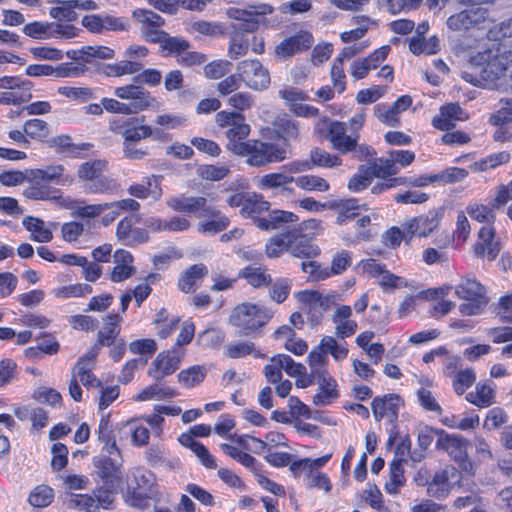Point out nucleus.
Returning a JSON list of instances; mask_svg holds the SVG:
<instances>
[{
    "label": "nucleus",
    "mask_w": 512,
    "mask_h": 512,
    "mask_svg": "<svg viewBox=\"0 0 512 512\" xmlns=\"http://www.w3.org/2000/svg\"><path fill=\"white\" fill-rule=\"evenodd\" d=\"M512 69V51L500 52L484 66L472 67V71H464L462 78L474 86L491 90L510 89L509 74Z\"/></svg>",
    "instance_id": "obj_1"
},
{
    "label": "nucleus",
    "mask_w": 512,
    "mask_h": 512,
    "mask_svg": "<svg viewBox=\"0 0 512 512\" xmlns=\"http://www.w3.org/2000/svg\"><path fill=\"white\" fill-rule=\"evenodd\" d=\"M272 317L273 311L268 307L241 303L232 309L228 321L242 335L249 336L264 327Z\"/></svg>",
    "instance_id": "obj_2"
},
{
    "label": "nucleus",
    "mask_w": 512,
    "mask_h": 512,
    "mask_svg": "<svg viewBox=\"0 0 512 512\" xmlns=\"http://www.w3.org/2000/svg\"><path fill=\"white\" fill-rule=\"evenodd\" d=\"M231 146L232 153L247 156L246 162L254 167L281 162L286 158V150L275 143L250 140L247 141V144H232Z\"/></svg>",
    "instance_id": "obj_3"
},
{
    "label": "nucleus",
    "mask_w": 512,
    "mask_h": 512,
    "mask_svg": "<svg viewBox=\"0 0 512 512\" xmlns=\"http://www.w3.org/2000/svg\"><path fill=\"white\" fill-rule=\"evenodd\" d=\"M107 161L94 159L79 165L77 177L84 182V189L88 193L103 194L113 193L117 190V182L106 176Z\"/></svg>",
    "instance_id": "obj_4"
},
{
    "label": "nucleus",
    "mask_w": 512,
    "mask_h": 512,
    "mask_svg": "<svg viewBox=\"0 0 512 512\" xmlns=\"http://www.w3.org/2000/svg\"><path fill=\"white\" fill-rule=\"evenodd\" d=\"M455 294L464 300L459 305V312L465 316L481 314L489 301L486 288L476 279H462L455 287Z\"/></svg>",
    "instance_id": "obj_5"
},
{
    "label": "nucleus",
    "mask_w": 512,
    "mask_h": 512,
    "mask_svg": "<svg viewBox=\"0 0 512 512\" xmlns=\"http://www.w3.org/2000/svg\"><path fill=\"white\" fill-rule=\"evenodd\" d=\"M470 441L459 434H449L445 430L439 432L436 448L445 451L450 458L466 473H473V464L468 455Z\"/></svg>",
    "instance_id": "obj_6"
},
{
    "label": "nucleus",
    "mask_w": 512,
    "mask_h": 512,
    "mask_svg": "<svg viewBox=\"0 0 512 512\" xmlns=\"http://www.w3.org/2000/svg\"><path fill=\"white\" fill-rule=\"evenodd\" d=\"M301 309L307 315L308 322L312 326L320 323L323 313L336 304V294H322L314 290H305L296 293Z\"/></svg>",
    "instance_id": "obj_7"
},
{
    "label": "nucleus",
    "mask_w": 512,
    "mask_h": 512,
    "mask_svg": "<svg viewBox=\"0 0 512 512\" xmlns=\"http://www.w3.org/2000/svg\"><path fill=\"white\" fill-rule=\"evenodd\" d=\"M132 17L141 24V37L149 43L159 44L161 47L167 32L160 28L165 24L164 18L159 14L146 9H136Z\"/></svg>",
    "instance_id": "obj_8"
},
{
    "label": "nucleus",
    "mask_w": 512,
    "mask_h": 512,
    "mask_svg": "<svg viewBox=\"0 0 512 512\" xmlns=\"http://www.w3.org/2000/svg\"><path fill=\"white\" fill-rule=\"evenodd\" d=\"M215 120L220 127H228L226 131L228 150L232 152V144H247L243 140L249 135L250 126L241 113L221 111L216 114Z\"/></svg>",
    "instance_id": "obj_9"
},
{
    "label": "nucleus",
    "mask_w": 512,
    "mask_h": 512,
    "mask_svg": "<svg viewBox=\"0 0 512 512\" xmlns=\"http://www.w3.org/2000/svg\"><path fill=\"white\" fill-rule=\"evenodd\" d=\"M238 76L249 88L266 89L270 84V74L259 60H244L237 64Z\"/></svg>",
    "instance_id": "obj_10"
},
{
    "label": "nucleus",
    "mask_w": 512,
    "mask_h": 512,
    "mask_svg": "<svg viewBox=\"0 0 512 512\" xmlns=\"http://www.w3.org/2000/svg\"><path fill=\"white\" fill-rule=\"evenodd\" d=\"M489 10L483 6H471L448 17L447 27L455 32L466 31L485 23Z\"/></svg>",
    "instance_id": "obj_11"
},
{
    "label": "nucleus",
    "mask_w": 512,
    "mask_h": 512,
    "mask_svg": "<svg viewBox=\"0 0 512 512\" xmlns=\"http://www.w3.org/2000/svg\"><path fill=\"white\" fill-rule=\"evenodd\" d=\"M146 117L116 118L110 121L109 129L124 138V142H138L145 139Z\"/></svg>",
    "instance_id": "obj_12"
},
{
    "label": "nucleus",
    "mask_w": 512,
    "mask_h": 512,
    "mask_svg": "<svg viewBox=\"0 0 512 512\" xmlns=\"http://www.w3.org/2000/svg\"><path fill=\"white\" fill-rule=\"evenodd\" d=\"M183 352L174 347L172 350L158 354L148 370V375L154 380H161L164 377L173 374L181 363Z\"/></svg>",
    "instance_id": "obj_13"
},
{
    "label": "nucleus",
    "mask_w": 512,
    "mask_h": 512,
    "mask_svg": "<svg viewBox=\"0 0 512 512\" xmlns=\"http://www.w3.org/2000/svg\"><path fill=\"white\" fill-rule=\"evenodd\" d=\"M122 317L118 314H109L105 318V324L103 329L98 332L97 342L91 349L86 353V357L91 361H95L101 347H110L115 341L119 340L118 335L120 333L119 323Z\"/></svg>",
    "instance_id": "obj_14"
},
{
    "label": "nucleus",
    "mask_w": 512,
    "mask_h": 512,
    "mask_svg": "<svg viewBox=\"0 0 512 512\" xmlns=\"http://www.w3.org/2000/svg\"><path fill=\"white\" fill-rule=\"evenodd\" d=\"M294 180V176L281 168L280 171L267 173L258 178L257 187L261 190H271L276 194L287 196L294 193V188L292 187Z\"/></svg>",
    "instance_id": "obj_15"
},
{
    "label": "nucleus",
    "mask_w": 512,
    "mask_h": 512,
    "mask_svg": "<svg viewBox=\"0 0 512 512\" xmlns=\"http://www.w3.org/2000/svg\"><path fill=\"white\" fill-rule=\"evenodd\" d=\"M313 44V36L308 31H300L295 35L281 41L274 49V53L280 59L290 58L293 55L305 51Z\"/></svg>",
    "instance_id": "obj_16"
},
{
    "label": "nucleus",
    "mask_w": 512,
    "mask_h": 512,
    "mask_svg": "<svg viewBox=\"0 0 512 512\" xmlns=\"http://www.w3.org/2000/svg\"><path fill=\"white\" fill-rule=\"evenodd\" d=\"M403 405L402 399L397 394H387L383 397H375L371 403L373 416L376 421L387 418L393 423L398 418L399 408Z\"/></svg>",
    "instance_id": "obj_17"
},
{
    "label": "nucleus",
    "mask_w": 512,
    "mask_h": 512,
    "mask_svg": "<svg viewBox=\"0 0 512 512\" xmlns=\"http://www.w3.org/2000/svg\"><path fill=\"white\" fill-rule=\"evenodd\" d=\"M198 217L208 218L197 224V230L204 235H215L226 230L230 225V219L219 209L207 205Z\"/></svg>",
    "instance_id": "obj_18"
},
{
    "label": "nucleus",
    "mask_w": 512,
    "mask_h": 512,
    "mask_svg": "<svg viewBox=\"0 0 512 512\" xmlns=\"http://www.w3.org/2000/svg\"><path fill=\"white\" fill-rule=\"evenodd\" d=\"M442 213L438 210L429 211L426 215L415 217L404 224V229L411 239L414 235L427 237L439 225Z\"/></svg>",
    "instance_id": "obj_19"
},
{
    "label": "nucleus",
    "mask_w": 512,
    "mask_h": 512,
    "mask_svg": "<svg viewBox=\"0 0 512 512\" xmlns=\"http://www.w3.org/2000/svg\"><path fill=\"white\" fill-rule=\"evenodd\" d=\"M96 475L105 482L120 483L122 482V459L113 458L111 456L98 455L93 458Z\"/></svg>",
    "instance_id": "obj_20"
},
{
    "label": "nucleus",
    "mask_w": 512,
    "mask_h": 512,
    "mask_svg": "<svg viewBox=\"0 0 512 512\" xmlns=\"http://www.w3.org/2000/svg\"><path fill=\"white\" fill-rule=\"evenodd\" d=\"M64 167L62 165H51L45 169H32L29 173V178L35 184L40 182L54 183L57 185H70L74 179L70 175L64 174Z\"/></svg>",
    "instance_id": "obj_21"
},
{
    "label": "nucleus",
    "mask_w": 512,
    "mask_h": 512,
    "mask_svg": "<svg viewBox=\"0 0 512 512\" xmlns=\"http://www.w3.org/2000/svg\"><path fill=\"white\" fill-rule=\"evenodd\" d=\"M293 238H290L288 252L297 258L311 259L320 254V249L309 238L302 234V228L291 229Z\"/></svg>",
    "instance_id": "obj_22"
},
{
    "label": "nucleus",
    "mask_w": 512,
    "mask_h": 512,
    "mask_svg": "<svg viewBox=\"0 0 512 512\" xmlns=\"http://www.w3.org/2000/svg\"><path fill=\"white\" fill-rule=\"evenodd\" d=\"M319 392L313 397V403L318 406L329 405L339 397L336 381L327 370L316 371Z\"/></svg>",
    "instance_id": "obj_23"
},
{
    "label": "nucleus",
    "mask_w": 512,
    "mask_h": 512,
    "mask_svg": "<svg viewBox=\"0 0 512 512\" xmlns=\"http://www.w3.org/2000/svg\"><path fill=\"white\" fill-rule=\"evenodd\" d=\"M327 130V139L330 141L333 149L341 154H347L352 151L355 138L346 134V125L344 123L330 121Z\"/></svg>",
    "instance_id": "obj_24"
},
{
    "label": "nucleus",
    "mask_w": 512,
    "mask_h": 512,
    "mask_svg": "<svg viewBox=\"0 0 512 512\" xmlns=\"http://www.w3.org/2000/svg\"><path fill=\"white\" fill-rule=\"evenodd\" d=\"M166 204L176 212L195 214L197 216L198 213H202L208 205L205 197L186 196L184 194L170 197Z\"/></svg>",
    "instance_id": "obj_25"
},
{
    "label": "nucleus",
    "mask_w": 512,
    "mask_h": 512,
    "mask_svg": "<svg viewBox=\"0 0 512 512\" xmlns=\"http://www.w3.org/2000/svg\"><path fill=\"white\" fill-rule=\"evenodd\" d=\"M364 272L371 277H379V285L384 289H394L398 286L400 277L392 274L386 269V266L378 263L374 259H367L361 261Z\"/></svg>",
    "instance_id": "obj_26"
},
{
    "label": "nucleus",
    "mask_w": 512,
    "mask_h": 512,
    "mask_svg": "<svg viewBox=\"0 0 512 512\" xmlns=\"http://www.w3.org/2000/svg\"><path fill=\"white\" fill-rule=\"evenodd\" d=\"M298 219V216L292 212L273 210L264 217H258L255 224L262 230H276L284 228L285 224L295 223Z\"/></svg>",
    "instance_id": "obj_27"
},
{
    "label": "nucleus",
    "mask_w": 512,
    "mask_h": 512,
    "mask_svg": "<svg viewBox=\"0 0 512 512\" xmlns=\"http://www.w3.org/2000/svg\"><path fill=\"white\" fill-rule=\"evenodd\" d=\"M207 274L208 269L204 264H194L181 273L178 280V288L184 293H192Z\"/></svg>",
    "instance_id": "obj_28"
},
{
    "label": "nucleus",
    "mask_w": 512,
    "mask_h": 512,
    "mask_svg": "<svg viewBox=\"0 0 512 512\" xmlns=\"http://www.w3.org/2000/svg\"><path fill=\"white\" fill-rule=\"evenodd\" d=\"M424 485V483H418ZM427 493L429 496L443 499L449 494V474L446 470H440L436 472L431 481H426Z\"/></svg>",
    "instance_id": "obj_29"
},
{
    "label": "nucleus",
    "mask_w": 512,
    "mask_h": 512,
    "mask_svg": "<svg viewBox=\"0 0 512 512\" xmlns=\"http://www.w3.org/2000/svg\"><path fill=\"white\" fill-rule=\"evenodd\" d=\"M120 483H109L102 481V485L93 490V496L96 499L98 509H111L115 501Z\"/></svg>",
    "instance_id": "obj_30"
},
{
    "label": "nucleus",
    "mask_w": 512,
    "mask_h": 512,
    "mask_svg": "<svg viewBox=\"0 0 512 512\" xmlns=\"http://www.w3.org/2000/svg\"><path fill=\"white\" fill-rule=\"evenodd\" d=\"M145 459L153 468L165 467L172 470L176 466V462L169 459L166 449L158 444H153L146 450Z\"/></svg>",
    "instance_id": "obj_31"
},
{
    "label": "nucleus",
    "mask_w": 512,
    "mask_h": 512,
    "mask_svg": "<svg viewBox=\"0 0 512 512\" xmlns=\"http://www.w3.org/2000/svg\"><path fill=\"white\" fill-rule=\"evenodd\" d=\"M23 226L30 231L31 239L36 242H50L53 238L52 231L45 227L42 219L27 216L23 219Z\"/></svg>",
    "instance_id": "obj_32"
},
{
    "label": "nucleus",
    "mask_w": 512,
    "mask_h": 512,
    "mask_svg": "<svg viewBox=\"0 0 512 512\" xmlns=\"http://www.w3.org/2000/svg\"><path fill=\"white\" fill-rule=\"evenodd\" d=\"M239 277L245 278L254 288L268 286L272 283V277L263 267L247 266L241 270Z\"/></svg>",
    "instance_id": "obj_33"
},
{
    "label": "nucleus",
    "mask_w": 512,
    "mask_h": 512,
    "mask_svg": "<svg viewBox=\"0 0 512 512\" xmlns=\"http://www.w3.org/2000/svg\"><path fill=\"white\" fill-rule=\"evenodd\" d=\"M142 70V64L136 61H122L114 64H104L102 73L107 77H120L127 74H135Z\"/></svg>",
    "instance_id": "obj_34"
},
{
    "label": "nucleus",
    "mask_w": 512,
    "mask_h": 512,
    "mask_svg": "<svg viewBox=\"0 0 512 512\" xmlns=\"http://www.w3.org/2000/svg\"><path fill=\"white\" fill-rule=\"evenodd\" d=\"M403 464L399 460H393L390 463V477L389 481L385 484V490L390 495H396L406 482Z\"/></svg>",
    "instance_id": "obj_35"
},
{
    "label": "nucleus",
    "mask_w": 512,
    "mask_h": 512,
    "mask_svg": "<svg viewBox=\"0 0 512 512\" xmlns=\"http://www.w3.org/2000/svg\"><path fill=\"white\" fill-rule=\"evenodd\" d=\"M88 362L92 361L86 357V354L81 356L73 368L72 374L75 373L76 378L79 377L80 382L86 387H100L101 381L91 372V367Z\"/></svg>",
    "instance_id": "obj_36"
},
{
    "label": "nucleus",
    "mask_w": 512,
    "mask_h": 512,
    "mask_svg": "<svg viewBox=\"0 0 512 512\" xmlns=\"http://www.w3.org/2000/svg\"><path fill=\"white\" fill-rule=\"evenodd\" d=\"M466 399L480 408H485L494 403V390L487 383H478L475 392L468 393Z\"/></svg>",
    "instance_id": "obj_37"
},
{
    "label": "nucleus",
    "mask_w": 512,
    "mask_h": 512,
    "mask_svg": "<svg viewBox=\"0 0 512 512\" xmlns=\"http://www.w3.org/2000/svg\"><path fill=\"white\" fill-rule=\"evenodd\" d=\"M293 238L291 229L271 237L266 243V254L269 258L279 257L284 251L288 252L290 238Z\"/></svg>",
    "instance_id": "obj_38"
},
{
    "label": "nucleus",
    "mask_w": 512,
    "mask_h": 512,
    "mask_svg": "<svg viewBox=\"0 0 512 512\" xmlns=\"http://www.w3.org/2000/svg\"><path fill=\"white\" fill-rule=\"evenodd\" d=\"M189 48L190 43L188 40L180 36H171L167 33L160 47V51L164 56L177 55L180 57L181 54L189 50Z\"/></svg>",
    "instance_id": "obj_39"
},
{
    "label": "nucleus",
    "mask_w": 512,
    "mask_h": 512,
    "mask_svg": "<svg viewBox=\"0 0 512 512\" xmlns=\"http://www.w3.org/2000/svg\"><path fill=\"white\" fill-rule=\"evenodd\" d=\"M207 374V368L203 365H194L187 369L181 370L178 375L179 383L185 387H194L200 384Z\"/></svg>",
    "instance_id": "obj_40"
},
{
    "label": "nucleus",
    "mask_w": 512,
    "mask_h": 512,
    "mask_svg": "<svg viewBox=\"0 0 512 512\" xmlns=\"http://www.w3.org/2000/svg\"><path fill=\"white\" fill-rule=\"evenodd\" d=\"M158 105L159 103L156 98L153 97L151 93L143 87L139 93L136 94L134 100L127 103L129 114H135L148 109H155L158 107Z\"/></svg>",
    "instance_id": "obj_41"
},
{
    "label": "nucleus",
    "mask_w": 512,
    "mask_h": 512,
    "mask_svg": "<svg viewBox=\"0 0 512 512\" xmlns=\"http://www.w3.org/2000/svg\"><path fill=\"white\" fill-rule=\"evenodd\" d=\"M309 159L312 168H332L341 165V159L337 155H332L319 147H314L311 149L309 153Z\"/></svg>",
    "instance_id": "obj_42"
},
{
    "label": "nucleus",
    "mask_w": 512,
    "mask_h": 512,
    "mask_svg": "<svg viewBox=\"0 0 512 512\" xmlns=\"http://www.w3.org/2000/svg\"><path fill=\"white\" fill-rule=\"evenodd\" d=\"M273 11L274 9L271 5L261 3L259 5L251 6L249 9L229 8L227 10V16L230 19L237 20L242 23L244 20H247V17H254L253 14H272Z\"/></svg>",
    "instance_id": "obj_43"
},
{
    "label": "nucleus",
    "mask_w": 512,
    "mask_h": 512,
    "mask_svg": "<svg viewBox=\"0 0 512 512\" xmlns=\"http://www.w3.org/2000/svg\"><path fill=\"white\" fill-rule=\"evenodd\" d=\"M368 167L374 177L383 179L394 176L399 171L390 155L388 158L381 157L372 161Z\"/></svg>",
    "instance_id": "obj_44"
},
{
    "label": "nucleus",
    "mask_w": 512,
    "mask_h": 512,
    "mask_svg": "<svg viewBox=\"0 0 512 512\" xmlns=\"http://www.w3.org/2000/svg\"><path fill=\"white\" fill-rule=\"evenodd\" d=\"M270 203L264 200L262 195L259 194H248L246 204L241 209V214L246 217L256 218V215L261 214L264 211H268Z\"/></svg>",
    "instance_id": "obj_45"
},
{
    "label": "nucleus",
    "mask_w": 512,
    "mask_h": 512,
    "mask_svg": "<svg viewBox=\"0 0 512 512\" xmlns=\"http://www.w3.org/2000/svg\"><path fill=\"white\" fill-rule=\"evenodd\" d=\"M25 134L33 140L44 141L50 134L49 124L38 118L27 120L23 125Z\"/></svg>",
    "instance_id": "obj_46"
},
{
    "label": "nucleus",
    "mask_w": 512,
    "mask_h": 512,
    "mask_svg": "<svg viewBox=\"0 0 512 512\" xmlns=\"http://www.w3.org/2000/svg\"><path fill=\"white\" fill-rule=\"evenodd\" d=\"M54 499V490L47 485L36 486L29 495L28 501L33 507L44 508Z\"/></svg>",
    "instance_id": "obj_47"
},
{
    "label": "nucleus",
    "mask_w": 512,
    "mask_h": 512,
    "mask_svg": "<svg viewBox=\"0 0 512 512\" xmlns=\"http://www.w3.org/2000/svg\"><path fill=\"white\" fill-rule=\"evenodd\" d=\"M177 396V392L167 386H161L158 384L150 385L144 388L137 396V401H147L153 398L164 399V398H173Z\"/></svg>",
    "instance_id": "obj_48"
},
{
    "label": "nucleus",
    "mask_w": 512,
    "mask_h": 512,
    "mask_svg": "<svg viewBox=\"0 0 512 512\" xmlns=\"http://www.w3.org/2000/svg\"><path fill=\"white\" fill-rule=\"evenodd\" d=\"M54 23L34 21L25 24L22 28L23 34L33 39H48L53 36Z\"/></svg>",
    "instance_id": "obj_49"
},
{
    "label": "nucleus",
    "mask_w": 512,
    "mask_h": 512,
    "mask_svg": "<svg viewBox=\"0 0 512 512\" xmlns=\"http://www.w3.org/2000/svg\"><path fill=\"white\" fill-rule=\"evenodd\" d=\"M269 297L277 304L283 303L289 296L292 288V280L289 278H277L270 284Z\"/></svg>",
    "instance_id": "obj_50"
},
{
    "label": "nucleus",
    "mask_w": 512,
    "mask_h": 512,
    "mask_svg": "<svg viewBox=\"0 0 512 512\" xmlns=\"http://www.w3.org/2000/svg\"><path fill=\"white\" fill-rule=\"evenodd\" d=\"M88 68L83 63L65 62L54 66L55 78H72L84 75Z\"/></svg>",
    "instance_id": "obj_51"
},
{
    "label": "nucleus",
    "mask_w": 512,
    "mask_h": 512,
    "mask_svg": "<svg viewBox=\"0 0 512 512\" xmlns=\"http://www.w3.org/2000/svg\"><path fill=\"white\" fill-rule=\"evenodd\" d=\"M294 183L301 189L308 191L325 192L329 190L328 182L316 175H304L295 178Z\"/></svg>",
    "instance_id": "obj_52"
},
{
    "label": "nucleus",
    "mask_w": 512,
    "mask_h": 512,
    "mask_svg": "<svg viewBox=\"0 0 512 512\" xmlns=\"http://www.w3.org/2000/svg\"><path fill=\"white\" fill-rule=\"evenodd\" d=\"M68 508H77L85 512H98L96 499L93 495L88 494H71L66 501Z\"/></svg>",
    "instance_id": "obj_53"
},
{
    "label": "nucleus",
    "mask_w": 512,
    "mask_h": 512,
    "mask_svg": "<svg viewBox=\"0 0 512 512\" xmlns=\"http://www.w3.org/2000/svg\"><path fill=\"white\" fill-rule=\"evenodd\" d=\"M372 177L371 169L365 165H360L358 173L354 174L348 182L349 190L359 192L366 189L371 184Z\"/></svg>",
    "instance_id": "obj_54"
},
{
    "label": "nucleus",
    "mask_w": 512,
    "mask_h": 512,
    "mask_svg": "<svg viewBox=\"0 0 512 512\" xmlns=\"http://www.w3.org/2000/svg\"><path fill=\"white\" fill-rule=\"evenodd\" d=\"M92 290L89 284L79 283L54 288L52 293L57 298H71L91 294Z\"/></svg>",
    "instance_id": "obj_55"
},
{
    "label": "nucleus",
    "mask_w": 512,
    "mask_h": 512,
    "mask_svg": "<svg viewBox=\"0 0 512 512\" xmlns=\"http://www.w3.org/2000/svg\"><path fill=\"white\" fill-rule=\"evenodd\" d=\"M468 176V171L464 168L450 167L433 175L434 182L443 184H453L463 181Z\"/></svg>",
    "instance_id": "obj_56"
},
{
    "label": "nucleus",
    "mask_w": 512,
    "mask_h": 512,
    "mask_svg": "<svg viewBox=\"0 0 512 512\" xmlns=\"http://www.w3.org/2000/svg\"><path fill=\"white\" fill-rule=\"evenodd\" d=\"M510 159L509 153L503 151L499 153H495L492 155L487 156L484 159H481L480 161L475 162L471 168L474 171H486L488 169H492L497 167L498 165L507 163Z\"/></svg>",
    "instance_id": "obj_57"
},
{
    "label": "nucleus",
    "mask_w": 512,
    "mask_h": 512,
    "mask_svg": "<svg viewBox=\"0 0 512 512\" xmlns=\"http://www.w3.org/2000/svg\"><path fill=\"white\" fill-rule=\"evenodd\" d=\"M277 131L285 140L296 139L299 134V123L288 116L279 117L274 122Z\"/></svg>",
    "instance_id": "obj_58"
},
{
    "label": "nucleus",
    "mask_w": 512,
    "mask_h": 512,
    "mask_svg": "<svg viewBox=\"0 0 512 512\" xmlns=\"http://www.w3.org/2000/svg\"><path fill=\"white\" fill-rule=\"evenodd\" d=\"M476 380V374L473 369L467 368L455 374L453 380V388L456 394L462 395L473 385Z\"/></svg>",
    "instance_id": "obj_59"
},
{
    "label": "nucleus",
    "mask_w": 512,
    "mask_h": 512,
    "mask_svg": "<svg viewBox=\"0 0 512 512\" xmlns=\"http://www.w3.org/2000/svg\"><path fill=\"white\" fill-rule=\"evenodd\" d=\"M58 93L71 100H77L81 102H86L95 98L93 89L89 87L61 86L58 88Z\"/></svg>",
    "instance_id": "obj_60"
},
{
    "label": "nucleus",
    "mask_w": 512,
    "mask_h": 512,
    "mask_svg": "<svg viewBox=\"0 0 512 512\" xmlns=\"http://www.w3.org/2000/svg\"><path fill=\"white\" fill-rule=\"evenodd\" d=\"M60 6L52 7L50 9V16L56 20H66L68 22L75 21L77 19V13L75 12L72 0L67 1H56Z\"/></svg>",
    "instance_id": "obj_61"
},
{
    "label": "nucleus",
    "mask_w": 512,
    "mask_h": 512,
    "mask_svg": "<svg viewBox=\"0 0 512 512\" xmlns=\"http://www.w3.org/2000/svg\"><path fill=\"white\" fill-rule=\"evenodd\" d=\"M254 349L255 345L253 342H235L226 345L223 353L228 358L237 359L253 353Z\"/></svg>",
    "instance_id": "obj_62"
},
{
    "label": "nucleus",
    "mask_w": 512,
    "mask_h": 512,
    "mask_svg": "<svg viewBox=\"0 0 512 512\" xmlns=\"http://www.w3.org/2000/svg\"><path fill=\"white\" fill-rule=\"evenodd\" d=\"M225 338V334L215 328H209L199 333L197 336V343L203 347H217Z\"/></svg>",
    "instance_id": "obj_63"
},
{
    "label": "nucleus",
    "mask_w": 512,
    "mask_h": 512,
    "mask_svg": "<svg viewBox=\"0 0 512 512\" xmlns=\"http://www.w3.org/2000/svg\"><path fill=\"white\" fill-rule=\"evenodd\" d=\"M33 398L42 404H48L50 406H56L62 401V396L57 390L47 387L38 388L34 392Z\"/></svg>",
    "instance_id": "obj_64"
}]
</instances>
